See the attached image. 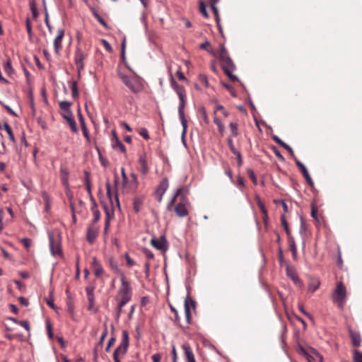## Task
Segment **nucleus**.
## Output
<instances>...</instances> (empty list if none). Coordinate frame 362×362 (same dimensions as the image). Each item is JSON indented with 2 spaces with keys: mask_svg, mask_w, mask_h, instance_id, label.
<instances>
[{
  "mask_svg": "<svg viewBox=\"0 0 362 362\" xmlns=\"http://www.w3.org/2000/svg\"><path fill=\"white\" fill-rule=\"evenodd\" d=\"M189 206V202L187 196V191L185 188H179L176 190L172 199L168 202L167 209L169 211L173 210L176 215L180 218L188 215L187 207Z\"/></svg>",
  "mask_w": 362,
  "mask_h": 362,
  "instance_id": "f257e3e1",
  "label": "nucleus"
},
{
  "mask_svg": "<svg viewBox=\"0 0 362 362\" xmlns=\"http://www.w3.org/2000/svg\"><path fill=\"white\" fill-rule=\"evenodd\" d=\"M218 58L226 75H227L231 81H237V76L233 74V71L235 69V65L229 57L228 51L223 44L220 45Z\"/></svg>",
  "mask_w": 362,
  "mask_h": 362,
  "instance_id": "f03ea898",
  "label": "nucleus"
},
{
  "mask_svg": "<svg viewBox=\"0 0 362 362\" xmlns=\"http://www.w3.org/2000/svg\"><path fill=\"white\" fill-rule=\"evenodd\" d=\"M120 281L121 285L119 287L115 299L119 302L127 303L132 299V287L124 273L121 274Z\"/></svg>",
  "mask_w": 362,
  "mask_h": 362,
  "instance_id": "7ed1b4c3",
  "label": "nucleus"
},
{
  "mask_svg": "<svg viewBox=\"0 0 362 362\" xmlns=\"http://www.w3.org/2000/svg\"><path fill=\"white\" fill-rule=\"evenodd\" d=\"M119 78L134 93L142 91L144 86L139 77L135 76H127L122 72L118 73Z\"/></svg>",
  "mask_w": 362,
  "mask_h": 362,
  "instance_id": "20e7f679",
  "label": "nucleus"
},
{
  "mask_svg": "<svg viewBox=\"0 0 362 362\" xmlns=\"http://www.w3.org/2000/svg\"><path fill=\"white\" fill-rule=\"evenodd\" d=\"M346 288L342 282H338L332 294V301L337 303L340 310H343L346 301Z\"/></svg>",
  "mask_w": 362,
  "mask_h": 362,
  "instance_id": "39448f33",
  "label": "nucleus"
},
{
  "mask_svg": "<svg viewBox=\"0 0 362 362\" xmlns=\"http://www.w3.org/2000/svg\"><path fill=\"white\" fill-rule=\"evenodd\" d=\"M179 99H180V104L178 106V113H179L180 119L181 121V123H182V125L183 127L182 136H184L185 134H186L187 128V119H185V113H184V109H185V104H186V95L180 96Z\"/></svg>",
  "mask_w": 362,
  "mask_h": 362,
  "instance_id": "423d86ee",
  "label": "nucleus"
},
{
  "mask_svg": "<svg viewBox=\"0 0 362 362\" xmlns=\"http://www.w3.org/2000/svg\"><path fill=\"white\" fill-rule=\"evenodd\" d=\"M129 346V334L128 332L124 330L122 332V340L119 344V346L115 350V355L123 356L127 353V349Z\"/></svg>",
  "mask_w": 362,
  "mask_h": 362,
  "instance_id": "0eeeda50",
  "label": "nucleus"
},
{
  "mask_svg": "<svg viewBox=\"0 0 362 362\" xmlns=\"http://www.w3.org/2000/svg\"><path fill=\"white\" fill-rule=\"evenodd\" d=\"M86 58V54L80 49L77 48L75 52L74 62L78 70V75L84 68L83 61Z\"/></svg>",
  "mask_w": 362,
  "mask_h": 362,
  "instance_id": "6e6552de",
  "label": "nucleus"
},
{
  "mask_svg": "<svg viewBox=\"0 0 362 362\" xmlns=\"http://www.w3.org/2000/svg\"><path fill=\"white\" fill-rule=\"evenodd\" d=\"M49 247L51 252L53 255H62L61 244L57 238H55L52 235H49Z\"/></svg>",
  "mask_w": 362,
  "mask_h": 362,
  "instance_id": "1a4fd4ad",
  "label": "nucleus"
},
{
  "mask_svg": "<svg viewBox=\"0 0 362 362\" xmlns=\"http://www.w3.org/2000/svg\"><path fill=\"white\" fill-rule=\"evenodd\" d=\"M151 243L156 249L163 252H165L168 247V242L165 236H161L158 239L152 238Z\"/></svg>",
  "mask_w": 362,
  "mask_h": 362,
  "instance_id": "9d476101",
  "label": "nucleus"
},
{
  "mask_svg": "<svg viewBox=\"0 0 362 362\" xmlns=\"http://www.w3.org/2000/svg\"><path fill=\"white\" fill-rule=\"evenodd\" d=\"M196 303L189 296H187L185 300V315L187 323H191V313L190 308L194 309Z\"/></svg>",
  "mask_w": 362,
  "mask_h": 362,
  "instance_id": "9b49d317",
  "label": "nucleus"
},
{
  "mask_svg": "<svg viewBox=\"0 0 362 362\" xmlns=\"http://www.w3.org/2000/svg\"><path fill=\"white\" fill-rule=\"evenodd\" d=\"M98 226L94 223H92V225L88 227L86 239L89 243L93 244L95 242L98 234Z\"/></svg>",
  "mask_w": 362,
  "mask_h": 362,
  "instance_id": "f8f14e48",
  "label": "nucleus"
},
{
  "mask_svg": "<svg viewBox=\"0 0 362 362\" xmlns=\"http://www.w3.org/2000/svg\"><path fill=\"white\" fill-rule=\"evenodd\" d=\"M64 36V30L63 29L57 30V35L54 40V52L56 54H59L60 50L62 49V40Z\"/></svg>",
  "mask_w": 362,
  "mask_h": 362,
  "instance_id": "ddd939ff",
  "label": "nucleus"
},
{
  "mask_svg": "<svg viewBox=\"0 0 362 362\" xmlns=\"http://www.w3.org/2000/svg\"><path fill=\"white\" fill-rule=\"evenodd\" d=\"M139 182L137 180V176L134 173H132L130 175V180H127L126 185H124V187H127L129 191L135 192L138 188Z\"/></svg>",
  "mask_w": 362,
  "mask_h": 362,
  "instance_id": "4468645a",
  "label": "nucleus"
},
{
  "mask_svg": "<svg viewBox=\"0 0 362 362\" xmlns=\"http://www.w3.org/2000/svg\"><path fill=\"white\" fill-rule=\"evenodd\" d=\"M168 188V180L167 178H163L160 181L158 187L156 189V194H159V197L158 198V202H161V200L163 199V195L165 194V192H166Z\"/></svg>",
  "mask_w": 362,
  "mask_h": 362,
  "instance_id": "2eb2a0df",
  "label": "nucleus"
},
{
  "mask_svg": "<svg viewBox=\"0 0 362 362\" xmlns=\"http://www.w3.org/2000/svg\"><path fill=\"white\" fill-rule=\"evenodd\" d=\"M112 147L115 150H119L122 153L126 152V148L119 140L115 131H112Z\"/></svg>",
  "mask_w": 362,
  "mask_h": 362,
  "instance_id": "dca6fc26",
  "label": "nucleus"
},
{
  "mask_svg": "<svg viewBox=\"0 0 362 362\" xmlns=\"http://www.w3.org/2000/svg\"><path fill=\"white\" fill-rule=\"evenodd\" d=\"M182 348L184 351V356H185V358L187 362H189V361L195 360L194 353H193L192 349L189 344H187V343L183 344L182 346Z\"/></svg>",
  "mask_w": 362,
  "mask_h": 362,
  "instance_id": "f3484780",
  "label": "nucleus"
},
{
  "mask_svg": "<svg viewBox=\"0 0 362 362\" xmlns=\"http://www.w3.org/2000/svg\"><path fill=\"white\" fill-rule=\"evenodd\" d=\"M286 274L287 276L293 281V283L296 284V285H298V286L300 287H302L303 286V282L302 281L298 278L296 272H295L294 269L290 268V267H287L286 268Z\"/></svg>",
  "mask_w": 362,
  "mask_h": 362,
  "instance_id": "a211bd4d",
  "label": "nucleus"
},
{
  "mask_svg": "<svg viewBox=\"0 0 362 362\" xmlns=\"http://www.w3.org/2000/svg\"><path fill=\"white\" fill-rule=\"evenodd\" d=\"M349 332L353 346L354 347H359L361 342V337L360 334L352 330L351 329H349Z\"/></svg>",
  "mask_w": 362,
  "mask_h": 362,
  "instance_id": "6ab92c4d",
  "label": "nucleus"
},
{
  "mask_svg": "<svg viewBox=\"0 0 362 362\" xmlns=\"http://www.w3.org/2000/svg\"><path fill=\"white\" fill-rule=\"evenodd\" d=\"M139 171L143 175H146V173L148 171V168L147 165L146 155L145 153L139 156Z\"/></svg>",
  "mask_w": 362,
  "mask_h": 362,
  "instance_id": "aec40b11",
  "label": "nucleus"
},
{
  "mask_svg": "<svg viewBox=\"0 0 362 362\" xmlns=\"http://www.w3.org/2000/svg\"><path fill=\"white\" fill-rule=\"evenodd\" d=\"M170 84H171V86L172 88L175 90V92L177 93L178 97L180 96H182V95H185V88L181 86V85H179L175 81V79L173 78V76H171L170 78Z\"/></svg>",
  "mask_w": 362,
  "mask_h": 362,
  "instance_id": "412c9836",
  "label": "nucleus"
},
{
  "mask_svg": "<svg viewBox=\"0 0 362 362\" xmlns=\"http://www.w3.org/2000/svg\"><path fill=\"white\" fill-rule=\"evenodd\" d=\"M60 178L64 186L69 185V171L66 168L62 167L60 168Z\"/></svg>",
  "mask_w": 362,
  "mask_h": 362,
  "instance_id": "4be33fe9",
  "label": "nucleus"
},
{
  "mask_svg": "<svg viewBox=\"0 0 362 362\" xmlns=\"http://www.w3.org/2000/svg\"><path fill=\"white\" fill-rule=\"evenodd\" d=\"M144 201V197H143V196L136 197L134 199L133 208L136 213H138L141 211Z\"/></svg>",
  "mask_w": 362,
  "mask_h": 362,
  "instance_id": "5701e85b",
  "label": "nucleus"
},
{
  "mask_svg": "<svg viewBox=\"0 0 362 362\" xmlns=\"http://www.w3.org/2000/svg\"><path fill=\"white\" fill-rule=\"evenodd\" d=\"M288 244H289V248L290 250L292 252V256L294 260H296L298 259L297 255V247L295 243V240L293 237H289L288 239Z\"/></svg>",
  "mask_w": 362,
  "mask_h": 362,
  "instance_id": "b1692460",
  "label": "nucleus"
},
{
  "mask_svg": "<svg viewBox=\"0 0 362 362\" xmlns=\"http://www.w3.org/2000/svg\"><path fill=\"white\" fill-rule=\"evenodd\" d=\"M214 122L217 125L219 134L223 136L225 133V126L223 123L217 116L214 117Z\"/></svg>",
  "mask_w": 362,
  "mask_h": 362,
  "instance_id": "393cba45",
  "label": "nucleus"
},
{
  "mask_svg": "<svg viewBox=\"0 0 362 362\" xmlns=\"http://www.w3.org/2000/svg\"><path fill=\"white\" fill-rule=\"evenodd\" d=\"M211 9L215 15L216 21L219 26V18H218V8L216 7V4L219 1V0H209Z\"/></svg>",
  "mask_w": 362,
  "mask_h": 362,
  "instance_id": "a878e982",
  "label": "nucleus"
},
{
  "mask_svg": "<svg viewBox=\"0 0 362 362\" xmlns=\"http://www.w3.org/2000/svg\"><path fill=\"white\" fill-rule=\"evenodd\" d=\"M4 69L5 72L8 76L12 75L14 73V70L11 66V61L9 57L7 59L6 62L4 64Z\"/></svg>",
  "mask_w": 362,
  "mask_h": 362,
  "instance_id": "bb28decb",
  "label": "nucleus"
},
{
  "mask_svg": "<svg viewBox=\"0 0 362 362\" xmlns=\"http://www.w3.org/2000/svg\"><path fill=\"white\" fill-rule=\"evenodd\" d=\"M198 112H199L200 117L203 119L204 123L206 124H209L210 122V120L207 115L206 110L205 107H199Z\"/></svg>",
  "mask_w": 362,
  "mask_h": 362,
  "instance_id": "cd10ccee",
  "label": "nucleus"
},
{
  "mask_svg": "<svg viewBox=\"0 0 362 362\" xmlns=\"http://www.w3.org/2000/svg\"><path fill=\"white\" fill-rule=\"evenodd\" d=\"M218 111H220L225 117H228L229 116V112L224 108L222 105L218 104L216 105L213 113L214 117L217 116L216 113Z\"/></svg>",
  "mask_w": 362,
  "mask_h": 362,
  "instance_id": "c85d7f7f",
  "label": "nucleus"
},
{
  "mask_svg": "<svg viewBox=\"0 0 362 362\" xmlns=\"http://www.w3.org/2000/svg\"><path fill=\"white\" fill-rule=\"evenodd\" d=\"M320 286V281L317 279L310 280L308 285V291L311 293H314L315 291L318 289Z\"/></svg>",
  "mask_w": 362,
  "mask_h": 362,
  "instance_id": "c756f323",
  "label": "nucleus"
},
{
  "mask_svg": "<svg viewBox=\"0 0 362 362\" xmlns=\"http://www.w3.org/2000/svg\"><path fill=\"white\" fill-rule=\"evenodd\" d=\"M66 121L68 123V124L69 125L71 131L74 133H76V134L78 133V127H77V125H76V123L74 116L71 117H69V118H66Z\"/></svg>",
  "mask_w": 362,
  "mask_h": 362,
  "instance_id": "7c9ffc66",
  "label": "nucleus"
},
{
  "mask_svg": "<svg viewBox=\"0 0 362 362\" xmlns=\"http://www.w3.org/2000/svg\"><path fill=\"white\" fill-rule=\"evenodd\" d=\"M91 211L94 216L93 223L95 224L100 220V214L97 208L95 203H94L93 205L91 206Z\"/></svg>",
  "mask_w": 362,
  "mask_h": 362,
  "instance_id": "2f4dec72",
  "label": "nucleus"
},
{
  "mask_svg": "<svg viewBox=\"0 0 362 362\" xmlns=\"http://www.w3.org/2000/svg\"><path fill=\"white\" fill-rule=\"evenodd\" d=\"M296 164L300 169V172L302 173L303 177L305 178L306 177H308L310 175L307 168L297 158H296Z\"/></svg>",
  "mask_w": 362,
  "mask_h": 362,
  "instance_id": "473e14b6",
  "label": "nucleus"
},
{
  "mask_svg": "<svg viewBox=\"0 0 362 362\" xmlns=\"http://www.w3.org/2000/svg\"><path fill=\"white\" fill-rule=\"evenodd\" d=\"M281 225L282 226L284 227L287 235H288V239L289 238V237H292L291 235V231L289 230V228H288V223L286 221V216L285 214H282L281 216Z\"/></svg>",
  "mask_w": 362,
  "mask_h": 362,
  "instance_id": "72a5a7b5",
  "label": "nucleus"
},
{
  "mask_svg": "<svg viewBox=\"0 0 362 362\" xmlns=\"http://www.w3.org/2000/svg\"><path fill=\"white\" fill-rule=\"evenodd\" d=\"M229 127H230V132H231L230 136L236 137L239 134L238 124L235 122H230L229 124Z\"/></svg>",
  "mask_w": 362,
  "mask_h": 362,
  "instance_id": "f704fd0d",
  "label": "nucleus"
},
{
  "mask_svg": "<svg viewBox=\"0 0 362 362\" xmlns=\"http://www.w3.org/2000/svg\"><path fill=\"white\" fill-rule=\"evenodd\" d=\"M4 129L6 130V132H7V134L8 135V138H9L10 141H11L12 142H14L15 137H14V135H13V133L11 126L7 122H5L4 124Z\"/></svg>",
  "mask_w": 362,
  "mask_h": 362,
  "instance_id": "c9c22d12",
  "label": "nucleus"
},
{
  "mask_svg": "<svg viewBox=\"0 0 362 362\" xmlns=\"http://www.w3.org/2000/svg\"><path fill=\"white\" fill-rule=\"evenodd\" d=\"M71 89L72 97L74 98H77L78 97L79 94H78L77 82L76 81H73L71 82Z\"/></svg>",
  "mask_w": 362,
  "mask_h": 362,
  "instance_id": "e433bc0d",
  "label": "nucleus"
},
{
  "mask_svg": "<svg viewBox=\"0 0 362 362\" xmlns=\"http://www.w3.org/2000/svg\"><path fill=\"white\" fill-rule=\"evenodd\" d=\"M110 216H111L110 214L108 211H106V220H105V228H104L105 239H106L107 237V231H108L109 225H110Z\"/></svg>",
  "mask_w": 362,
  "mask_h": 362,
  "instance_id": "4c0bfd02",
  "label": "nucleus"
},
{
  "mask_svg": "<svg viewBox=\"0 0 362 362\" xmlns=\"http://www.w3.org/2000/svg\"><path fill=\"white\" fill-rule=\"evenodd\" d=\"M87 298H88V310L93 313H96L98 309L95 308V306L94 305L95 297L94 296H92L91 298L87 297Z\"/></svg>",
  "mask_w": 362,
  "mask_h": 362,
  "instance_id": "58836bf2",
  "label": "nucleus"
},
{
  "mask_svg": "<svg viewBox=\"0 0 362 362\" xmlns=\"http://www.w3.org/2000/svg\"><path fill=\"white\" fill-rule=\"evenodd\" d=\"M353 358L354 362H362V352L356 349L354 350Z\"/></svg>",
  "mask_w": 362,
  "mask_h": 362,
  "instance_id": "ea45409f",
  "label": "nucleus"
},
{
  "mask_svg": "<svg viewBox=\"0 0 362 362\" xmlns=\"http://www.w3.org/2000/svg\"><path fill=\"white\" fill-rule=\"evenodd\" d=\"M59 107L60 109L64 112V111H68V110H70V107L71 105V103L70 102H68V101H61L59 103Z\"/></svg>",
  "mask_w": 362,
  "mask_h": 362,
  "instance_id": "a19ab883",
  "label": "nucleus"
},
{
  "mask_svg": "<svg viewBox=\"0 0 362 362\" xmlns=\"http://www.w3.org/2000/svg\"><path fill=\"white\" fill-rule=\"evenodd\" d=\"M94 17L97 19V21L105 28L108 29L109 26L107 23L103 20V18L96 12H93Z\"/></svg>",
  "mask_w": 362,
  "mask_h": 362,
  "instance_id": "79ce46f5",
  "label": "nucleus"
},
{
  "mask_svg": "<svg viewBox=\"0 0 362 362\" xmlns=\"http://www.w3.org/2000/svg\"><path fill=\"white\" fill-rule=\"evenodd\" d=\"M85 185H86L87 192L88 193L89 195H91L90 180L89 179V174L87 172H86Z\"/></svg>",
  "mask_w": 362,
  "mask_h": 362,
  "instance_id": "37998d69",
  "label": "nucleus"
},
{
  "mask_svg": "<svg viewBox=\"0 0 362 362\" xmlns=\"http://www.w3.org/2000/svg\"><path fill=\"white\" fill-rule=\"evenodd\" d=\"M227 143L230 151L233 153H236L237 151H238L233 144V141L231 136H228V138L227 139Z\"/></svg>",
  "mask_w": 362,
  "mask_h": 362,
  "instance_id": "c03bdc74",
  "label": "nucleus"
},
{
  "mask_svg": "<svg viewBox=\"0 0 362 362\" xmlns=\"http://www.w3.org/2000/svg\"><path fill=\"white\" fill-rule=\"evenodd\" d=\"M25 24H26V30H27V32H28V34L29 36V39L31 40L32 35H33V32H32L31 22L29 18H26Z\"/></svg>",
  "mask_w": 362,
  "mask_h": 362,
  "instance_id": "a18cd8bd",
  "label": "nucleus"
},
{
  "mask_svg": "<svg viewBox=\"0 0 362 362\" xmlns=\"http://www.w3.org/2000/svg\"><path fill=\"white\" fill-rule=\"evenodd\" d=\"M139 134L146 140H148L150 139L148 130L146 128H141L139 130Z\"/></svg>",
  "mask_w": 362,
  "mask_h": 362,
  "instance_id": "49530a36",
  "label": "nucleus"
},
{
  "mask_svg": "<svg viewBox=\"0 0 362 362\" xmlns=\"http://www.w3.org/2000/svg\"><path fill=\"white\" fill-rule=\"evenodd\" d=\"M16 323H18L21 326H22L23 327H24L26 330L28 331H30V325H29V322L26 320H23V321H17L16 320H13Z\"/></svg>",
  "mask_w": 362,
  "mask_h": 362,
  "instance_id": "de8ad7c7",
  "label": "nucleus"
},
{
  "mask_svg": "<svg viewBox=\"0 0 362 362\" xmlns=\"http://www.w3.org/2000/svg\"><path fill=\"white\" fill-rule=\"evenodd\" d=\"M126 43H127L126 37H124L122 40V53H121V57L123 61H124L126 59V57H125Z\"/></svg>",
  "mask_w": 362,
  "mask_h": 362,
  "instance_id": "09e8293b",
  "label": "nucleus"
},
{
  "mask_svg": "<svg viewBox=\"0 0 362 362\" xmlns=\"http://www.w3.org/2000/svg\"><path fill=\"white\" fill-rule=\"evenodd\" d=\"M199 11H200V13L205 17V18H208V13L206 11V6H205V4L203 1H201L200 2V6H199Z\"/></svg>",
  "mask_w": 362,
  "mask_h": 362,
  "instance_id": "8fccbe9b",
  "label": "nucleus"
},
{
  "mask_svg": "<svg viewBox=\"0 0 362 362\" xmlns=\"http://www.w3.org/2000/svg\"><path fill=\"white\" fill-rule=\"evenodd\" d=\"M143 253L144 254L146 257L148 259H153L154 258V255L153 254V252L147 248L143 249Z\"/></svg>",
  "mask_w": 362,
  "mask_h": 362,
  "instance_id": "3c124183",
  "label": "nucleus"
},
{
  "mask_svg": "<svg viewBox=\"0 0 362 362\" xmlns=\"http://www.w3.org/2000/svg\"><path fill=\"white\" fill-rule=\"evenodd\" d=\"M102 45H103L104 48L108 52L111 53L112 52V48L110 45V44L106 40L103 39L101 40Z\"/></svg>",
  "mask_w": 362,
  "mask_h": 362,
  "instance_id": "603ef678",
  "label": "nucleus"
},
{
  "mask_svg": "<svg viewBox=\"0 0 362 362\" xmlns=\"http://www.w3.org/2000/svg\"><path fill=\"white\" fill-rule=\"evenodd\" d=\"M86 291L87 294V297H92L94 296V286L92 285H88L86 288Z\"/></svg>",
  "mask_w": 362,
  "mask_h": 362,
  "instance_id": "864d4df0",
  "label": "nucleus"
},
{
  "mask_svg": "<svg viewBox=\"0 0 362 362\" xmlns=\"http://www.w3.org/2000/svg\"><path fill=\"white\" fill-rule=\"evenodd\" d=\"M118 303H117V317H119L122 312V308L123 307L127 304V303H123L122 302H119L117 301Z\"/></svg>",
  "mask_w": 362,
  "mask_h": 362,
  "instance_id": "5fc2aeb1",
  "label": "nucleus"
},
{
  "mask_svg": "<svg viewBox=\"0 0 362 362\" xmlns=\"http://www.w3.org/2000/svg\"><path fill=\"white\" fill-rule=\"evenodd\" d=\"M93 271H94V274L96 277L100 276L104 272V270L101 265H100L99 267H95L93 269Z\"/></svg>",
  "mask_w": 362,
  "mask_h": 362,
  "instance_id": "6e6d98bb",
  "label": "nucleus"
},
{
  "mask_svg": "<svg viewBox=\"0 0 362 362\" xmlns=\"http://www.w3.org/2000/svg\"><path fill=\"white\" fill-rule=\"evenodd\" d=\"M96 149H97V151L98 153L99 158H100V161L101 164L103 166L106 167L107 165V164H108V162L101 155V153H100V151L99 148L96 147Z\"/></svg>",
  "mask_w": 362,
  "mask_h": 362,
  "instance_id": "4d7b16f0",
  "label": "nucleus"
},
{
  "mask_svg": "<svg viewBox=\"0 0 362 362\" xmlns=\"http://www.w3.org/2000/svg\"><path fill=\"white\" fill-rule=\"evenodd\" d=\"M124 257L127 262V265L128 267H131L135 264V262L129 257L128 254H126Z\"/></svg>",
  "mask_w": 362,
  "mask_h": 362,
  "instance_id": "13d9d810",
  "label": "nucleus"
},
{
  "mask_svg": "<svg viewBox=\"0 0 362 362\" xmlns=\"http://www.w3.org/2000/svg\"><path fill=\"white\" fill-rule=\"evenodd\" d=\"M115 341H116V339H115V337H112L109 339L108 343H107V347H106V349H105V351H106L107 352H108V351H110V349L111 346H113V345H114V344L115 343Z\"/></svg>",
  "mask_w": 362,
  "mask_h": 362,
  "instance_id": "bf43d9fd",
  "label": "nucleus"
},
{
  "mask_svg": "<svg viewBox=\"0 0 362 362\" xmlns=\"http://www.w3.org/2000/svg\"><path fill=\"white\" fill-rule=\"evenodd\" d=\"M106 189H107V195L108 196L110 202H112V196L113 195H112V193L111 191L110 185L108 182L106 183Z\"/></svg>",
  "mask_w": 362,
  "mask_h": 362,
  "instance_id": "052dcab7",
  "label": "nucleus"
},
{
  "mask_svg": "<svg viewBox=\"0 0 362 362\" xmlns=\"http://www.w3.org/2000/svg\"><path fill=\"white\" fill-rule=\"evenodd\" d=\"M199 47L202 49H205L208 52H211L210 50V48H211V44L208 41H206L205 42L202 43L200 45Z\"/></svg>",
  "mask_w": 362,
  "mask_h": 362,
  "instance_id": "680f3d73",
  "label": "nucleus"
},
{
  "mask_svg": "<svg viewBox=\"0 0 362 362\" xmlns=\"http://www.w3.org/2000/svg\"><path fill=\"white\" fill-rule=\"evenodd\" d=\"M81 129H82V132H83V136L86 139L87 141L89 143L90 141V139L88 130L86 126L81 127Z\"/></svg>",
  "mask_w": 362,
  "mask_h": 362,
  "instance_id": "e2e57ef3",
  "label": "nucleus"
},
{
  "mask_svg": "<svg viewBox=\"0 0 362 362\" xmlns=\"http://www.w3.org/2000/svg\"><path fill=\"white\" fill-rule=\"evenodd\" d=\"M107 325H105V329L100 338V341H99L100 344H102L103 343L105 337H107Z\"/></svg>",
  "mask_w": 362,
  "mask_h": 362,
  "instance_id": "0e129e2a",
  "label": "nucleus"
},
{
  "mask_svg": "<svg viewBox=\"0 0 362 362\" xmlns=\"http://www.w3.org/2000/svg\"><path fill=\"white\" fill-rule=\"evenodd\" d=\"M62 117L66 120V118H69V117H73V113L71 112V110H68V111H64L62 113Z\"/></svg>",
  "mask_w": 362,
  "mask_h": 362,
  "instance_id": "69168bd1",
  "label": "nucleus"
},
{
  "mask_svg": "<svg viewBox=\"0 0 362 362\" xmlns=\"http://www.w3.org/2000/svg\"><path fill=\"white\" fill-rule=\"evenodd\" d=\"M21 242L23 243V246L28 250L30 246V240L28 238H23Z\"/></svg>",
  "mask_w": 362,
  "mask_h": 362,
  "instance_id": "338daca9",
  "label": "nucleus"
},
{
  "mask_svg": "<svg viewBox=\"0 0 362 362\" xmlns=\"http://www.w3.org/2000/svg\"><path fill=\"white\" fill-rule=\"evenodd\" d=\"M151 358L153 362H160L161 355L160 354H155Z\"/></svg>",
  "mask_w": 362,
  "mask_h": 362,
  "instance_id": "774afa93",
  "label": "nucleus"
}]
</instances>
